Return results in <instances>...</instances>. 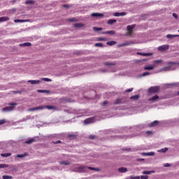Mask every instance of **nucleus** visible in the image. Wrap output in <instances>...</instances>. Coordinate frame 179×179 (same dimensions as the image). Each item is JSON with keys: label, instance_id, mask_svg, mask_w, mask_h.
<instances>
[{"label": "nucleus", "instance_id": "obj_6", "mask_svg": "<svg viewBox=\"0 0 179 179\" xmlns=\"http://www.w3.org/2000/svg\"><path fill=\"white\" fill-rule=\"evenodd\" d=\"M135 27H136L135 24H131V25L127 26V29L128 30L127 36H131V34H132V30H134V29H135Z\"/></svg>", "mask_w": 179, "mask_h": 179}, {"label": "nucleus", "instance_id": "obj_57", "mask_svg": "<svg viewBox=\"0 0 179 179\" xmlns=\"http://www.w3.org/2000/svg\"><path fill=\"white\" fill-rule=\"evenodd\" d=\"M73 136H73V134H70L68 136L69 138H73Z\"/></svg>", "mask_w": 179, "mask_h": 179}, {"label": "nucleus", "instance_id": "obj_34", "mask_svg": "<svg viewBox=\"0 0 179 179\" xmlns=\"http://www.w3.org/2000/svg\"><path fill=\"white\" fill-rule=\"evenodd\" d=\"M24 156H27V154H20V155H17L15 157H20V158H22V157H24Z\"/></svg>", "mask_w": 179, "mask_h": 179}, {"label": "nucleus", "instance_id": "obj_25", "mask_svg": "<svg viewBox=\"0 0 179 179\" xmlns=\"http://www.w3.org/2000/svg\"><path fill=\"white\" fill-rule=\"evenodd\" d=\"M107 45H114L117 44V42L115 41H108L106 43Z\"/></svg>", "mask_w": 179, "mask_h": 179}, {"label": "nucleus", "instance_id": "obj_3", "mask_svg": "<svg viewBox=\"0 0 179 179\" xmlns=\"http://www.w3.org/2000/svg\"><path fill=\"white\" fill-rule=\"evenodd\" d=\"M168 64H169V66L164 68V71H174L178 65L177 63H174L173 62H169Z\"/></svg>", "mask_w": 179, "mask_h": 179}, {"label": "nucleus", "instance_id": "obj_54", "mask_svg": "<svg viewBox=\"0 0 179 179\" xmlns=\"http://www.w3.org/2000/svg\"><path fill=\"white\" fill-rule=\"evenodd\" d=\"M69 22H75V18L69 19Z\"/></svg>", "mask_w": 179, "mask_h": 179}, {"label": "nucleus", "instance_id": "obj_50", "mask_svg": "<svg viewBox=\"0 0 179 179\" xmlns=\"http://www.w3.org/2000/svg\"><path fill=\"white\" fill-rule=\"evenodd\" d=\"M141 179H148V178H149V177L148 176H141Z\"/></svg>", "mask_w": 179, "mask_h": 179}, {"label": "nucleus", "instance_id": "obj_12", "mask_svg": "<svg viewBox=\"0 0 179 179\" xmlns=\"http://www.w3.org/2000/svg\"><path fill=\"white\" fill-rule=\"evenodd\" d=\"M126 15H127V13H125V12L115 13L113 14V16L120 17V16H125Z\"/></svg>", "mask_w": 179, "mask_h": 179}, {"label": "nucleus", "instance_id": "obj_45", "mask_svg": "<svg viewBox=\"0 0 179 179\" xmlns=\"http://www.w3.org/2000/svg\"><path fill=\"white\" fill-rule=\"evenodd\" d=\"M99 41H106V38H98Z\"/></svg>", "mask_w": 179, "mask_h": 179}, {"label": "nucleus", "instance_id": "obj_53", "mask_svg": "<svg viewBox=\"0 0 179 179\" xmlns=\"http://www.w3.org/2000/svg\"><path fill=\"white\" fill-rule=\"evenodd\" d=\"M142 156H148V152L141 153Z\"/></svg>", "mask_w": 179, "mask_h": 179}, {"label": "nucleus", "instance_id": "obj_14", "mask_svg": "<svg viewBox=\"0 0 179 179\" xmlns=\"http://www.w3.org/2000/svg\"><path fill=\"white\" fill-rule=\"evenodd\" d=\"M31 45V43L27 42L22 44H20V47H30Z\"/></svg>", "mask_w": 179, "mask_h": 179}, {"label": "nucleus", "instance_id": "obj_30", "mask_svg": "<svg viewBox=\"0 0 179 179\" xmlns=\"http://www.w3.org/2000/svg\"><path fill=\"white\" fill-rule=\"evenodd\" d=\"M93 29H94V31H101V30H103V28L94 27L93 28Z\"/></svg>", "mask_w": 179, "mask_h": 179}, {"label": "nucleus", "instance_id": "obj_29", "mask_svg": "<svg viewBox=\"0 0 179 179\" xmlns=\"http://www.w3.org/2000/svg\"><path fill=\"white\" fill-rule=\"evenodd\" d=\"M25 3H26V5H31V4L34 3V1H33L31 0H27L25 1Z\"/></svg>", "mask_w": 179, "mask_h": 179}, {"label": "nucleus", "instance_id": "obj_17", "mask_svg": "<svg viewBox=\"0 0 179 179\" xmlns=\"http://www.w3.org/2000/svg\"><path fill=\"white\" fill-rule=\"evenodd\" d=\"M159 99V96L155 95L154 96L150 98L148 100L149 101H155V100H157Z\"/></svg>", "mask_w": 179, "mask_h": 179}, {"label": "nucleus", "instance_id": "obj_52", "mask_svg": "<svg viewBox=\"0 0 179 179\" xmlns=\"http://www.w3.org/2000/svg\"><path fill=\"white\" fill-rule=\"evenodd\" d=\"M164 167H170V164L166 163V164H164Z\"/></svg>", "mask_w": 179, "mask_h": 179}, {"label": "nucleus", "instance_id": "obj_55", "mask_svg": "<svg viewBox=\"0 0 179 179\" xmlns=\"http://www.w3.org/2000/svg\"><path fill=\"white\" fill-rule=\"evenodd\" d=\"M133 179H141V177L139 176H135L133 178Z\"/></svg>", "mask_w": 179, "mask_h": 179}, {"label": "nucleus", "instance_id": "obj_62", "mask_svg": "<svg viewBox=\"0 0 179 179\" xmlns=\"http://www.w3.org/2000/svg\"><path fill=\"white\" fill-rule=\"evenodd\" d=\"M178 33H179V30H178Z\"/></svg>", "mask_w": 179, "mask_h": 179}, {"label": "nucleus", "instance_id": "obj_35", "mask_svg": "<svg viewBox=\"0 0 179 179\" xmlns=\"http://www.w3.org/2000/svg\"><path fill=\"white\" fill-rule=\"evenodd\" d=\"M167 150H169V148H162V150H160L159 152H162V153H166V152H167Z\"/></svg>", "mask_w": 179, "mask_h": 179}, {"label": "nucleus", "instance_id": "obj_13", "mask_svg": "<svg viewBox=\"0 0 179 179\" xmlns=\"http://www.w3.org/2000/svg\"><path fill=\"white\" fill-rule=\"evenodd\" d=\"M28 83H31V85H37V84L40 83V80H28Z\"/></svg>", "mask_w": 179, "mask_h": 179}, {"label": "nucleus", "instance_id": "obj_48", "mask_svg": "<svg viewBox=\"0 0 179 179\" xmlns=\"http://www.w3.org/2000/svg\"><path fill=\"white\" fill-rule=\"evenodd\" d=\"M107 104H108V101H103V102L102 103L103 107H104V106H107Z\"/></svg>", "mask_w": 179, "mask_h": 179}, {"label": "nucleus", "instance_id": "obj_22", "mask_svg": "<svg viewBox=\"0 0 179 179\" xmlns=\"http://www.w3.org/2000/svg\"><path fill=\"white\" fill-rule=\"evenodd\" d=\"M174 37H179V35L167 34L166 38H174Z\"/></svg>", "mask_w": 179, "mask_h": 179}, {"label": "nucleus", "instance_id": "obj_18", "mask_svg": "<svg viewBox=\"0 0 179 179\" xmlns=\"http://www.w3.org/2000/svg\"><path fill=\"white\" fill-rule=\"evenodd\" d=\"M157 124H159V121L157 120H155L154 122H151L149 125V127H156V125H157Z\"/></svg>", "mask_w": 179, "mask_h": 179}, {"label": "nucleus", "instance_id": "obj_46", "mask_svg": "<svg viewBox=\"0 0 179 179\" xmlns=\"http://www.w3.org/2000/svg\"><path fill=\"white\" fill-rule=\"evenodd\" d=\"M105 65H106L107 66H110V65H115V64L114 63H108V62H106Z\"/></svg>", "mask_w": 179, "mask_h": 179}, {"label": "nucleus", "instance_id": "obj_36", "mask_svg": "<svg viewBox=\"0 0 179 179\" xmlns=\"http://www.w3.org/2000/svg\"><path fill=\"white\" fill-rule=\"evenodd\" d=\"M13 177L10 176H3V179H12Z\"/></svg>", "mask_w": 179, "mask_h": 179}, {"label": "nucleus", "instance_id": "obj_7", "mask_svg": "<svg viewBox=\"0 0 179 179\" xmlns=\"http://www.w3.org/2000/svg\"><path fill=\"white\" fill-rule=\"evenodd\" d=\"M93 122H94V117H90L84 120V124L85 125H87V124H93Z\"/></svg>", "mask_w": 179, "mask_h": 179}, {"label": "nucleus", "instance_id": "obj_11", "mask_svg": "<svg viewBox=\"0 0 179 179\" xmlns=\"http://www.w3.org/2000/svg\"><path fill=\"white\" fill-rule=\"evenodd\" d=\"M144 69L145 71H152V69H155V65L145 66Z\"/></svg>", "mask_w": 179, "mask_h": 179}, {"label": "nucleus", "instance_id": "obj_31", "mask_svg": "<svg viewBox=\"0 0 179 179\" xmlns=\"http://www.w3.org/2000/svg\"><path fill=\"white\" fill-rule=\"evenodd\" d=\"M152 173H155V171H143V174H152Z\"/></svg>", "mask_w": 179, "mask_h": 179}, {"label": "nucleus", "instance_id": "obj_23", "mask_svg": "<svg viewBox=\"0 0 179 179\" xmlns=\"http://www.w3.org/2000/svg\"><path fill=\"white\" fill-rule=\"evenodd\" d=\"M131 100H139V95H134L130 97Z\"/></svg>", "mask_w": 179, "mask_h": 179}, {"label": "nucleus", "instance_id": "obj_21", "mask_svg": "<svg viewBox=\"0 0 179 179\" xmlns=\"http://www.w3.org/2000/svg\"><path fill=\"white\" fill-rule=\"evenodd\" d=\"M120 173H127V169L125 167H121L119 169Z\"/></svg>", "mask_w": 179, "mask_h": 179}, {"label": "nucleus", "instance_id": "obj_47", "mask_svg": "<svg viewBox=\"0 0 179 179\" xmlns=\"http://www.w3.org/2000/svg\"><path fill=\"white\" fill-rule=\"evenodd\" d=\"M132 90H134V88H129V89H128V90H126V92H127V93H131V92H132Z\"/></svg>", "mask_w": 179, "mask_h": 179}, {"label": "nucleus", "instance_id": "obj_27", "mask_svg": "<svg viewBox=\"0 0 179 179\" xmlns=\"http://www.w3.org/2000/svg\"><path fill=\"white\" fill-rule=\"evenodd\" d=\"M34 138H30L29 140H27V141H25V143H27V145H30V143H33V142H34Z\"/></svg>", "mask_w": 179, "mask_h": 179}, {"label": "nucleus", "instance_id": "obj_42", "mask_svg": "<svg viewBox=\"0 0 179 179\" xmlns=\"http://www.w3.org/2000/svg\"><path fill=\"white\" fill-rule=\"evenodd\" d=\"M42 80H45V82H51V79L47 78H42Z\"/></svg>", "mask_w": 179, "mask_h": 179}, {"label": "nucleus", "instance_id": "obj_60", "mask_svg": "<svg viewBox=\"0 0 179 179\" xmlns=\"http://www.w3.org/2000/svg\"><path fill=\"white\" fill-rule=\"evenodd\" d=\"M146 134H152V131H146Z\"/></svg>", "mask_w": 179, "mask_h": 179}, {"label": "nucleus", "instance_id": "obj_5", "mask_svg": "<svg viewBox=\"0 0 179 179\" xmlns=\"http://www.w3.org/2000/svg\"><path fill=\"white\" fill-rule=\"evenodd\" d=\"M169 45H163L161 46H159L157 48L158 51H161L162 52H164V51H167V50H169Z\"/></svg>", "mask_w": 179, "mask_h": 179}, {"label": "nucleus", "instance_id": "obj_38", "mask_svg": "<svg viewBox=\"0 0 179 179\" xmlns=\"http://www.w3.org/2000/svg\"><path fill=\"white\" fill-rule=\"evenodd\" d=\"M89 170H95V171H100V169L93 168V167H88Z\"/></svg>", "mask_w": 179, "mask_h": 179}, {"label": "nucleus", "instance_id": "obj_49", "mask_svg": "<svg viewBox=\"0 0 179 179\" xmlns=\"http://www.w3.org/2000/svg\"><path fill=\"white\" fill-rule=\"evenodd\" d=\"M162 62V60H155L153 62L154 64H160Z\"/></svg>", "mask_w": 179, "mask_h": 179}, {"label": "nucleus", "instance_id": "obj_26", "mask_svg": "<svg viewBox=\"0 0 179 179\" xmlns=\"http://www.w3.org/2000/svg\"><path fill=\"white\" fill-rule=\"evenodd\" d=\"M103 34H115V31H105V32H103Z\"/></svg>", "mask_w": 179, "mask_h": 179}, {"label": "nucleus", "instance_id": "obj_56", "mask_svg": "<svg viewBox=\"0 0 179 179\" xmlns=\"http://www.w3.org/2000/svg\"><path fill=\"white\" fill-rule=\"evenodd\" d=\"M89 138L90 139H94V136H90Z\"/></svg>", "mask_w": 179, "mask_h": 179}, {"label": "nucleus", "instance_id": "obj_37", "mask_svg": "<svg viewBox=\"0 0 179 179\" xmlns=\"http://www.w3.org/2000/svg\"><path fill=\"white\" fill-rule=\"evenodd\" d=\"M95 47H103V43H97L94 44Z\"/></svg>", "mask_w": 179, "mask_h": 179}, {"label": "nucleus", "instance_id": "obj_15", "mask_svg": "<svg viewBox=\"0 0 179 179\" xmlns=\"http://www.w3.org/2000/svg\"><path fill=\"white\" fill-rule=\"evenodd\" d=\"M15 23H24V22H29L27 20H15Z\"/></svg>", "mask_w": 179, "mask_h": 179}, {"label": "nucleus", "instance_id": "obj_1", "mask_svg": "<svg viewBox=\"0 0 179 179\" xmlns=\"http://www.w3.org/2000/svg\"><path fill=\"white\" fill-rule=\"evenodd\" d=\"M47 108L48 110H55V111H58V108L52 106H41L36 108H31L28 110V111H38L41 110H45Z\"/></svg>", "mask_w": 179, "mask_h": 179}, {"label": "nucleus", "instance_id": "obj_2", "mask_svg": "<svg viewBox=\"0 0 179 179\" xmlns=\"http://www.w3.org/2000/svg\"><path fill=\"white\" fill-rule=\"evenodd\" d=\"M9 106H6L2 109V111L4 113H8L9 111H13L14 108H15L16 106H17V103H9Z\"/></svg>", "mask_w": 179, "mask_h": 179}, {"label": "nucleus", "instance_id": "obj_43", "mask_svg": "<svg viewBox=\"0 0 179 179\" xmlns=\"http://www.w3.org/2000/svg\"><path fill=\"white\" fill-rule=\"evenodd\" d=\"M5 167H8V165L3 164H0V169H5Z\"/></svg>", "mask_w": 179, "mask_h": 179}, {"label": "nucleus", "instance_id": "obj_58", "mask_svg": "<svg viewBox=\"0 0 179 179\" xmlns=\"http://www.w3.org/2000/svg\"><path fill=\"white\" fill-rule=\"evenodd\" d=\"M55 143L56 144L61 143V141H57Z\"/></svg>", "mask_w": 179, "mask_h": 179}, {"label": "nucleus", "instance_id": "obj_61", "mask_svg": "<svg viewBox=\"0 0 179 179\" xmlns=\"http://www.w3.org/2000/svg\"><path fill=\"white\" fill-rule=\"evenodd\" d=\"M178 96H179V92H178Z\"/></svg>", "mask_w": 179, "mask_h": 179}, {"label": "nucleus", "instance_id": "obj_9", "mask_svg": "<svg viewBox=\"0 0 179 179\" xmlns=\"http://www.w3.org/2000/svg\"><path fill=\"white\" fill-rule=\"evenodd\" d=\"M137 55H141L142 57H150V56L153 55V53H151V52H147V53L137 52Z\"/></svg>", "mask_w": 179, "mask_h": 179}, {"label": "nucleus", "instance_id": "obj_24", "mask_svg": "<svg viewBox=\"0 0 179 179\" xmlns=\"http://www.w3.org/2000/svg\"><path fill=\"white\" fill-rule=\"evenodd\" d=\"M122 103V99H117L114 102L113 104H121Z\"/></svg>", "mask_w": 179, "mask_h": 179}, {"label": "nucleus", "instance_id": "obj_8", "mask_svg": "<svg viewBox=\"0 0 179 179\" xmlns=\"http://www.w3.org/2000/svg\"><path fill=\"white\" fill-rule=\"evenodd\" d=\"M91 15L93 17H104V14L99 13H93L91 14Z\"/></svg>", "mask_w": 179, "mask_h": 179}, {"label": "nucleus", "instance_id": "obj_40", "mask_svg": "<svg viewBox=\"0 0 179 179\" xmlns=\"http://www.w3.org/2000/svg\"><path fill=\"white\" fill-rule=\"evenodd\" d=\"M131 43H122L119 45V47H125V45H129Z\"/></svg>", "mask_w": 179, "mask_h": 179}, {"label": "nucleus", "instance_id": "obj_28", "mask_svg": "<svg viewBox=\"0 0 179 179\" xmlns=\"http://www.w3.org/2000/svg\"><path fill=\"white\" fill-rule=\"evenodd\" d=\"M116 22H117L116 20H108V24H113V23H115Z\"/></svg>", "mask_w": 179, "mask_h": 179}, {"label": "nucleus", "instance_id": "obj_10", "mask_svg": "<svg viewBox=\"0 0 179 179\" xmlns=\"http://www.w3.org/2000/svg\"><path fill=\"white\" fill-rule=\"evenodd\" d=\"M86 167L85 166H81L77 169L78 173H85Z\"/></svg>", "mask_w": 179, "mask_h": 179}, {"label": "nucleus", "instance_id": "obj_33", "mask_svg": "<svg viewBox=\"0 0 179 179\" xmlns=\"http://www.w3.org/2000/svg\"><path fill=\"white\" fill-rule=\"evenodd\" d=\"M60 164H64V166H69V162L68 161L60 162Z\"/></svg>", "mask_w": 179, "mask_h": 179}, {"label": "nucleus", "instance_id": "obj_4", "mask_svg": "<svg viewBox=\"0 0 179 179\" xmlns=\"http://www.w3.org/2000/svg\"><path fill=\"white\" fill-rule=\"evenodd\" d=\"M159 90H160V88L157 86L151 87L148 89V93L150 94H155V93H157Z\"/></svg>", "mask_w": 179, "mask_h": 179}, {"label": "nucleus", "instance_id": "obj_19", "mask_svg": "<svg viewBox=\"0 0 179 179\" xmlns=\"http://www.w3.org/2000/svg\"><path fill=\"white\" fill-rule=\"evenodd\" d=\"M1 156H2V157H9V156H12V154L10 152L1 153Z\"/></svg>", "mask_w": 179, "mask_h": 179}, {"label": "nucleus", "instance_id": "obj_59", "mask_svg": "<svg viewBox=\"0 0 179 179\" xmlns=\"http://www.w3.org/2000/svg\"><path fill=\"white\" fill-rule=\"evenodd\" d=\"M62 7L63 8H68V6L67 5H63Z\"/></svg>", "mask_w": 179, "mask_h": 179}, {"label": "nucleus", "instance_id": "obj_41", "mask_svg": "<svg viewBox=\"0 0 179 179\" xmlns=\"http://www.w3.org/2000/svg\"><path fill=\"white\" fill-rule=\"evenodd\" d=\"M38 92L39 93H48V91H47V90H38Z\"/></svg>", "mask_w": 179, "mask_h": 179}, {"label": "nucleus", "instance_id": "obj_16", "mask_svg": "<svg viewBox=\"0 0 179 179\" xmlns=\"http://www.w3.org/2000/svg\"><path fill=\"white\" fill-rule=\"evenodd\" d=\"M9 20V17H1L0 22H8Z\"/></svg>", "mask_w": 179, "mask_h": 179}, {"label": "nucleus", "instance_id": "obj_51", "mask_svg": "<svg viewBox=\"0 0 179 179\" xmlns=\"http://www.w3.org/2000/svg\"><path fill=\"white\" fill-rule=\"evenodd\" d=\"M173 16L175 17V19H178V15L176 13H173Z\"/></svg>", "mask_w": 179, "mask_h": 179}, {"label": "nucleus", "instance_id": "obj_20", "mask_svg": "<svg viewBox=\"0 0 179 179\" xmlns=\"http://www.w3.org/2000/svg\"><path fill=\"white\" fill-rule=\"evenodd\" d=\"M83 26H85V25L82 23H76L73 24V27L80 28V27H83Z\"/></svg>", "mask_w": 179, "mask_h": 179}, {"label": "nucleus", "instance_id": "obj_44", "mask_svg": "<svg viewBox=\"0 0 179 179\" xmlns=\"http://www.w3.org/2000/svg\"><path fill=\"white\" fill-rule=\"evenodd\" d=\"M5 122H6V120H0V125H3V124H5Z\"/></svg>", "mask_w": 179, "mask_h": 179}, {"label": "nucleus", "instance_id": "obj_39", "mask_svg": "<svg viewBox=\"0 0 179 179\" xmlns=\"http://www.w3.org/2000/svg\"><path fill=\"white\" fill-rule=\"evenodd\" d=\"M147 156H155L154 152H147Z\"/></svg>", "mask_w": 179, "mask_h": 179}, {"label": "nucleus", "instance_id": "obj_32", "mask_svg": "<svg viewBox=\"0 0 179 179\" xmlns=\"http://www.w3.org/2000/svg\"><path fill=\"white\" fill-rule=\"evenodd\" d=\"M149 75H150V73H149V72H144L143 74H141V76H140V78H142L143 76H149Z\"/></svg>", "mask_w": 179, "mask_h": 179}]
</instances>
